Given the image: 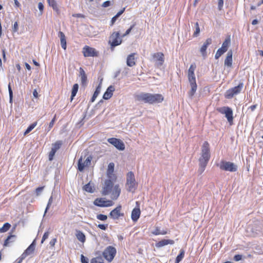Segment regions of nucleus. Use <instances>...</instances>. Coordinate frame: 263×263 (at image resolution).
Instances as JSON below:
<instances>
[{
  "label": "nucleus",
  "instance_id": "f257e3e1",
  "mask_svg": "<svg viewBox=\"0 0 263 263\" xmlns=\"http://www.w3.org/2000/svg\"><path fill=\"white\" fill-rule=\"evenodd\" d=\"M135 98L138 101H141L151 104L161 103L164 100L163 96L161 94H153L146 92H141L136 95Z\"/></svg>",
  "mask_w": 263,
  "mask_h": 263
},
{
  "label": "nucleus",
  "instance_id": "f03ea898",
  "mask_svg": "<svg viewBox=\"0 0 263 263\" xmlns=\"http://www.w3.org/2000/svg\"><path fill=\"white\" fill-rule=\"evenodd\" d=\"M210 159V146L207 141H204L201 147V157L199 158L200 166L206 167Z\"/></svg>",
  "mask_w": 263,
  "mask_h": 263
},
{
  "label": "nucleus",
  "instance_id": "7ed1b4c3",
  "mask_svg": "<svg viewBox=\"0 0 263 263\" xmlns=\"http://www.w3.org/2000/svg\"><path fill=\"white\" fill-rule=\"evenodd\" d=\"M126 186L127 191L129 192H134L137 187L134 173L129 172L127 174Z\"/></svg>",
  "mask_w": 263,
  "mask_h": 263
},
{
  "label": "nucleus",
  "instance_id": "20e7f679",
  "mask_svg": "<svg viewBox=\"0 0 263 263\" xmlns=\"http://www.w3.org/2000/svg\"><path fill=\"white\" fill-rule=\"evenodd\" d=\"M217 110L221 114L224 115L227 119L228 122L232 125L233 121V110L232 108L228 106H223L217 108Z\"/></svg>",
  "mask_w": 263,
  "mask_h": 263
},
{
  "label": "nucleus",
  "instance_id": "39448f33",
  "mask_svg": "<svg viewBox=\"0 0 263 263\" xmlns=\"http://www.w3.org/2000/svg\"><path fill=\"white\" fill-rule=\"evenodd\" d=\"M117 253L116 249L111 246L107 247L102 253L103 256L108 262H111Z\"/></svg>",
  "mask_w": 263,
  "mask_h": 263
},
{
  "label": "nucleus",
  "instance_id": "423d86ee",
  "mask_svg": "<svg viewBox=\"0 0 263 263\" xmlns=\"http://www.w3.org/2000/svg\"><path fill=\"white\" fill-rule=\"evenodd\" d=\"M243 86V83L240 82L237 86L228 89L225 93V97L227 99L232 98L235 95H238L241 92Z\"/></svg>",
  "mask_w": 263,
  "mask_h": 263
},
{
  "label": "nucleus",
  "instance_id": "0eeeda50",
  "mask_svg": "<svg viewBox=\"0 0 263 263\" xmlns=\"http://www.w3.org/2000/svg\"><path fill=\"white\" fill-rule=\"evenodd\" d=\"M219 167L222 170L231 172H235L237 171V166L234 163L229 161H222Z\"/></svg>",
  "mask_w": 263,
  "mask_h": 263
},
{
  "label": "nucleus",
  "instance_id": "6e6552de",
  "mask_svg": "<svg viewBox=\"0 0 263 263\" xmlns=\"http://www.w3.org/2000/svg\"><path fill=\"white\" fill-rule=\"evenodd\" d=\"M122 43V39L120 37L119 32H113L109 37V43L112 49L115 47L119 45Z\"/></svg>",
  "mask_w": 263,
  "mask_h": 263
},
{
  "label": "nucleus",
  "instance_id": "1a4fd4ad",
  "mask_svg": "<svg viewBox=\"0 0 263 263\" xmlns=\"http://www.w3.org/2000/svg\"><path fill=\"white\" fill-rule=\"evenodd\" d=\"M107 141L119 151H123L125 149L124 143L120 139L116 138H108Z\"/></svg>",
  "mask_w": 263,
  "mask_h": 263
},
{
  "label": "nucleus",
  "instance_id": "9d476101",
  "mask_svg": "<svg viewBox=\"0 0 263 263\" xmlns=\"http://www.w3.org/2000/svg\"><path fill=\"white\" fill-rule=\"evenodd\" d=\"M83 53L85 57L98 56V52L95 48L88 46H85L83 48Z\"/></svg>",
  "mask_w": 263,
  "mask_h": 263
},
{
  "label": "nucleus",
  "instance_id": "9b49d317",
  "mask_svg": "<svg viewBox=\"0 0 263 263\" xmlns=\"http://www.w3.org/2000/svg\"><path fill=\"white\" fill-rule=\"evenodd\" d=\"M122 209L121 205H119L115 209L112 210L109 214V217L114 220H117L120 217H123L124 214L121 213Z\"/></svg>",
  "mask_w": 263,
  "mask_h": 263
},
{
  "label": "nucleus",
  "instance_id": "f8f14e48",
  "mask_svg": "<svg viewBox=\"0 0 263 263\" xmlns=\"http://www.w3.org/2000/svg\"><path fill=\"white\" fill-rule=\"evenodd\" d=\"M153 58L157 67H160L163 65L164 58V54L162 52H157L153 54Z\"/></svg>",
  "mask_w": 263,
  "mask_h": 263
},
{
  "label": "nucleus",
  "instance_id": "ddd939ff",
  "mask_svg": "<svg viewBox=\"0 0 263 263\" xmlns=\"http://www.w3.org/2000/svg\"><path fill=\"white\" fill-rule=\"evenodd\" d=\"M113 182L110 179L105 181L104 186L103 187L102 195H107L110 193L113 187Z\"/></svg>",
  "mask_w": 263,
  "mask_h": 263
},
{
  "label": "nucleus",
  "instance_id": "4468645a",
  "mask_svg": "<svg viewBox=\"0 0 263 263\" xmlns=\"http://www.w3.org/2000/svg\"><path fill=\"white\" fill-rule=\"evenodd\" d=\"M232 63H233V51L232 50H230L228 51L226 58L224 60V66L231 68L232 67Z\"/></svg>",
  "mask_w": 263,
  "mask_h": 263
},
{
  "label": "nucleus",
  "instance_id": "2eb2a0df",
  "mask_svg": "<svg viewBox=\"0 0 263 263\" xmlns=\"http://www.w3.org/2000/svg\"><path fill=\"white\" fill-rule=\"evenodd\" d=\"M212 43V40L211 38H208L206 40L203 45L201 46L200 49V51L203 57H206V49L208 47L211 45Z\"/></svg>",
  "mask_w": 263,
  "mask_h": 263
},
{
  "label": "nucleus",
  "instance_id": "dca6fc26",
  "mask_svg": "<svg viewBox=\"0 0 263 263\" xmlns=\"http://www.w3.org/2000/svg\"><path fill=\"white\" fill-rule=\"evenodd\" d=\"M189 82L190 84L191 89L188 93H189V97L191 98H192L194 96V95L196 91L197 85L196 83V79L195 80H189Z\"/></svg>",
  "mask_w": 263,
  "mask_h": 263
},
{
  "label": "nucleus",
  "instance_id": "f3484780",
  "mask_svg": "<svg viewBox=\"0 0 263 263\" xmlns=\"http://www.w3.org/2000/svg\"><path fill=\"white\" fill-rule=\"evenodd\" d=\"M115 88L114 86L110 85L109 86L104 92L103 98L105 100H108L113 95V92L115 91Z\"/></svg>",
  "mask_w": 263,
  "mask_h": 263
},
{
  "label": "nucleus",
  "instance_id": "a211bd4d",
  "mask_svg": "<svg viewBox=\"0 0 263 263\" xmlns=\"http://www.w3.org/2000/svg\"><path fill=\"white\" fill-rule=\"evenodd\" d=\"M175 243L174 240L172 239H162L156 243L157 248H161L167 245H174Z\"/></svg>",
  "mask_w": 263,
  "mask_h": 263
},
{
  "label": "nucleus",
  "instance_id": "6ab92c4d",
  "mask_svg": "<svg viewBox=\"0 0 263 263\" xmlns=\"http://www.w3.org/2000/svg\"><path fill=\"white\" fill-rule=\"evenodd\" d=\"M141 214L140 210L139 208H134L131 214V218L133 221L136 222L138 219L140 217Z\"/></svg>",
  "mask_w": 263,
  "mask_h": 263
},
{
  "label": "nucleus",
  "instance_id": "aec40b11",
  "mask_svg": "<svg viewBox=\"0 0 263 263\" xmlns=\"http://www.w3.org/2000/svg\"><path fill=\"white\" fill-rule=\"evenodd\" d=\"M136 53H133L127 57L126 64L129 67H133L136 65L135 55Z\"/></svg>",
  "mask_w": 263,
  "mask_h": 263
},
{
  "label": "nucleus",
  "instance_id": "412c9836",
  "mask_svg": "<svg viewBox=\"0 0 263 263\" xmlns=\"http://www.w3.org/2000/svg\"><path fill=\"white\" fill-rule=\"evenodd\" d=\"M58 36L60 38L61 45L62 48L65 50L67 47V43L64 33L62 31H59Z\"/></svg>",
  "mask_w": 263,
  "mask_h": 263
},
{
  "label": "nucleus",
  "instance_id": "4be33fe9",
  "mask_svg": "<svg viewBox=\"0 0 263 263\" xmlns=\"http://www.w3.org/2000/svg\"><path fill=\"white\" fill-rule=\"evenodd\" d=\"M121 193V189L118 184L115 185L111 195V198L113 200H116L119 196Z\"/></svg>",
  "mask_w": 263,
  "mask_h": 263
},
{
  "label": "nucleus",
  "instance_id": "5701e85b",
  "mask_svg": "<svg viewBox=\"0 0 263 263\" xmlns=\"http://www.w3.org/2000/svg\"><path fill=\"white\" fill-rule=\"evenodd\" d=\"M195 68H196V65L195 64L194 65L192 64L190 66V67L188 70L189 80L196 79L195 74H194V71L195 70Z\"/></svg>",
  "mask_w": 263,
  "mask_h": 263
},
{
  "label": "nucleus",
  "instance_id": "b1692460",
  "mask_svg": "<svg viewBox=\"0 0 263 263\" xmlns=\"http://www.w3.org/2000/svg\"><path fill=\"white\" fill-rule=\"evenodd\" d=\"M36 245L35 239H34L32 243L29 245V246L24 251L26 254L28 255H30L32 254L34 251L35 247Z\"/></svg>",
  "mask_w": 263,
  "mask_h": 263
},
{
  "label": "nucleus",
  "instance_id": "393cba45",
  "mask_svg": "<svg viewBox=\"0 0 263 263\" xmlns=\"http://www.w3.org/2000/svg\"><path fill=\"white\" fill-rule=\"evenodd\" d=\"M105 199L104 198H97L93 201V204L99 207H104Z\"/></svg>",
  "mask_w": 263,
  "mask_h": 263
},
{
  "label": "nucleus",
  "instance_id": "a878e982",
  "mask_svg": "<svg viewBox=\"0 0 263 263\" xmlns=\"http://www.w3.org/2000/svg\"><path fill=\"white\" fill-rule=\"evenodd\" d=\"M16 236L15 235L10 234L5 240L4 246L5 247L8 246L10 243L15 241Z\"/></svg>",
  "mask_w": 263,
  "mask_h": 263
},
{
  "label": "nucleus",
  "instance_id": "bb28decb",
  "mask_svg": "<svg viewBox=\"0 0 263 263\" xmlns=\"http://www.w3.org/2000/svg\"><path fill=\"white\" fill-rule=\"evenodd\" d=\"M101 89V83H100L98 85V86L97 87V88L93 94V96L91 98V100H90L91 102H93L95 101L96 99L97 98V97H98V96L99 95V94L100 92Z\"/></svg>",
  "mask_w": 263,
  "mask_h": 263
},
{
  "label": "nucleus",
  "instance_id": "cd10ccee",
  "mask_svg": "<svg viewBox=\"0 0 263 263\" xmlns=\"http://www.w3.org/2000/svg\"><path fill=\"white\" fill-rule=\"evenodd\" d=\"M79 89V85L78 84H74L73 85L71 90V95L70 97V101H72L74 97L76 96Z\"/></svg>",
  "mask_w": 263,
  "mask_h": 263
},
{
  "label": "nucleus",
  "instance_id": "c85d7f7f",
  "mask_svg": "<svg viewBox=\"0 0 263 263\" xmlns=\"http://www.w3.org/2000/svg\"><path fill=\"white\" fill-rule=\"evenodd\" d=\"M77 238L81 242H84L86 240V237L84 234L81 231H77L76 234Z\"/></svg>",
  "mask_w": 263,
  "mask_h": 263
},
{
  "label": "nucleus",
  "instance_id": "c756f323",
  "mask_svg": "<svg viewBox=\"0 0 263 263\" xmlns=\"http://www.w3.org/2000/svg\"><path fill=\"white\" fill-rule=\"evenodd\" d=\"M231 43V40L230 36L227 37L224 41L223 42L222 44V46L221 48L227 51L228 50V47L230 46Z\"/></svg>",
  "mask_w": 263,
  "mask_h": 263
},
{
  "label": "nucleus",
  "instance_id": "7c9ffc66",
  "mask_svg": "<svg viewBox=\"0 0 263 263\" xmlns=\"http://www.w3.org/2000/svg\"><path fill=\"white\" fill-rule=\"evenodd\" d=\"M185 252L183 249H181L179 254L177 256L175 263H179L184 256Z\"/></svg>",
  "mask_w": 263,
  "mask_h": 263
},
{
  "label": "nucleus",
  "instance_id": "2f4dec72",
  "mask_svg": "<svg viewBox=\"0 0 263 263\" xmlns=\"http://www.w3.org/2000/svg\"><path fill=\"white\" fill-rule=\"evenodd\" d=\"M86 166L84 162H82V158L81 157L78 162V170L80 172H83L84 170L85 167Z\"/></svg>",
  "mask_w": 263,
  "mask_h": 263
},
{
  "label": "nucleus",
  "instance_id": "473e14b6",
  "mask_svg": "<svg viewBox=\"0 0 263 263\" xmlns=\"http://www.w3.org/2000/svg\"><path fill=\"white\" fill-rule=\"evenodd\" d=\"M62 144V141H57L54 143L52 144L51 149L57 152L60 148Z\"/></svg>",
  "mask_w": 263,
  "mask_h": 263
},
{
  "label": "nucleus",
  "instance_id": "72a5a7b5",
  "mask_svg": "<svg viewBox=\"0 0 263 263\" xmlns=\"http://www.w3.org/2000/svg\"><path fill=\"white\" fill-rule=\"evenodd\" d=\"M49 5L54 10L58 11V8L55 0H47Z\"/></svg>",
  "mask_w": 263,
  "mask_h": 263
},
{
  "label": "nucleus",
  "instance_id": "f704fd0d",
  "mask_svg": "<svg viewBox=\"0 0 263 263\" xmlns=\"http://www.w3.org/2000/svg\"><path fill=\"white\" fill-rule=\"evenodd\" d=\"M10 227L11 224L9 223H5L3 226L0 228V233H4L7 231L10 228Z\"/></svg>",
  "mask_w": 263,
  "mask_h": 263
},
{
  "label": "nucleus",
  "instance_id": "c9c22d12",
  "mask_svg": "<svg viewBox=\"0 0 263 263\" xmlns=\"http://www.w3.org/2000/svg\"><path fill=\"white\" fill-rule=\"evenodd\" d=\"M152 233L155 235H165L167 234V231L164 230L161 231L160 229L156 228L155 230L153 231Z\"/></svg>",
  "mask_w": 263,
  "mask_h": 263
},
{
  "label": "nucleus",
  "instance_id": "e433bc0d",
  "mask_svg": "<svg viewBox=\"0 0 263 263\" xmlns=\"http://www.w3.org/2000/svg\"><path fill=\"white\" fill-rule=\"evenodd\" d=\"M36 124H37L36 122H34L32 124H30L28 127V128L25 130V132H24V135H26L28 134V133H29L36 126Z\"/></svg>",
  "mask_w": 263,
  "mask_h": 263
},
{
  "label": "nucleus",
  "instance_id": "4c0bfd02",
  "mask_svg": "<svg viewBox=\"0 0 263 263\" xmlns=\"http://www.w3.org/2000/svg\"><path fill=\"white\" fill-rule=\"evenodd\" d=\"M226 52V51L222 48H219L215 55V59H218Z\"/></svg>",
  "mask_w": 263,
  "mask_h": 263
},
{
  "label": "nucleus",
  "instance_id": "58836bf2",
  "mask_svg": "<svg viewBox=\"0 0 263 263\" xmlns=\"http://www.w3.org/2000/svg\"><path fill=\"white\" fill-rule=\"evenodd\" d=\"M90 263H104V262L102 257L98 256L92 258Z\"/></svg>",
  "mask_w": 263,
  "mask_h": 263
},
{
  "label": "nucleus",
  "instance_id": "ea45409f",
  "mask_svg": "<svg viewBox=\"0 0 263 263\" xmlns=\"http://www.w3.org/2000/svg\"><path fill=\"white\" fill-rule=\"evenodd\" d=\"M83 189L88 192V193H92L93 192L94 190H93L92 189V186L90 185V183H88L86 184H85L84 187H83Z\"/></svg>",
  "mask_w": 263,
  "mask_h": 263
},
{
  "label": "nucleus",
  "instance_id": "a19ab883",
  "mask_svg": "<svg viewBox=\"0 0 263 263\" xmlns=\"http://www.w3.org/2000/svg\"><path fill=\"white\" fill-rule=\"evenodd\" d=\"M8 91H9V102L10 103H12L13 100V91L11 88V84L9 83L8 86Z\"/></svg>",
  "mask_w": 263,
  "mask_h": 263
},
{
  "label": "nucleus",
  "instance_id": "79ce46f5",
  "mask_svg": "<svg viewBox=\"0 0 263 263\" xmlns=\"http://www.w3.org/2000/svg\"><path fill=\"white\" fill-rule=\"evenodd\" d=\"M115 164L113 162L109 163L108 165L107 172L108 173H111L114 172Z\"/></svg>",
  "mask_w": 263,
  "mask_h": 263
},
{
  "label": "nucleus",
  "instance_id": "37998d69",
  "mask_svg": "<svg viewBox=\"0 0 263 263\" xmlns=\"http://www.w3.org/2000/svg\"><path fill=\"white\" fill-rule=\"evenodd\" d=\"M195 27H196V30L194 32L193 35L194 36H197L200 33V28H199V24H198V22H196L195 23Z\"/></svg>",
  "mask_w": 263,
  "mask_h": 263
},
{
  "label": "nucleus",
  "instance_id": "c03bdc74",
  "mask_svg": "<svg viewBox=\"0 0 263 263\" xmlns=\"http://www.w3.org/2000/svg\"><path fill=\"white\" fill-rule=\"evenodd\" d=\"M97 218L100 220L105 221L107 219V216L105 215L100 214L97 215Z\"/></svg>",
  "mask_w": 263,
  "mask_h": 263
},
{
  "label": "nucleus",
  "instance_id": "a18cd8bd",
  "mask_svg": "<svg viewBox=\"0 0 263 263\" xmlns=\"http://www.w3.org/2000/svg\"><path fill=\"white\" fill-rule=\"evenodd\" d=\"M81 81L82 85L83 86H86L87 83V76L81 77Z\"/></svg>",
  "mask_w": 263,
  "mask_h": 263
},
{
  "label": "nucleus",
  "instance_id": "49530a36",
  "mask_svg": "<svg viewBox=\"0 0 263 263\" xmlns=\"http://www.w3.org/2000/svg\"><path fill=\"white\" fill-rule=\"evenodd\" d=\"M56 151L53 149H51V151L49 152L48 159L49 161H52L53 159V157L55 155Z\"/></svg>",
  "mask_w": 263,
  "mask_h": 263
},
{
  "label": "nucleus",
  "instance_id": "de8ad7c7",
  "mask_svg": "<svg viewBox=\"0 0 263 263\" xmlns=\"http://www.w3.org/2000/svg\"><path fill=\"white\" fill-rule=\"evenodd\" d=\"M92 159L91 156H89L87 157L85 161L84 162L86 166H88L90 164L91 161Z\"/></svg>",
  "mask_w": 263,
  "mask_h": 263
},
{
  "label": "nucleus",
  "instance_id": "09e8293b",
  "mask_svg": "<svg viewBox=\"0 0 263 263\" xmlns=\"http://www.w3.org/2000/svg\"><path fill=\"white\" fill-rule=\"evenodd\" d=\"M136 25V23H134V24H133L129 28H128L126 31L125 32V33L123 34L122 35V37H124L126 35H128L129 34V33L131 32V30L134 28V27Z\"/></svg>",
  "mask_w": 263,
  "mask_h": 263
},
{
  "label": "nucleus",
  "instance_id": "8fccbe9b",
  "mask_svg": "<svg viewBox=\"0 0 263 263\" xmlns=\"http://www.w3.org/2000/svg\"><path fill=\"white\" fill-rule=\"evenodd\" d=\"M38 8L40 10V15H41L43 14V12L44 10V6L42 3L40 2L38 4Z\"/></svg>",
  "mask_w": 263,
  "mask_h": 263
},
{
  "label": "nucleus",
  "instance_id": "3c124183",
  "mask_svg": "<svg viewBox=\"0 0 263 263\" xmlns=\"http://www.w3.org/2000/svg\"><path fill=\"white\" fill-rule=\"evenodd\" d=\"M52 202V196H51L50 197V198L49 199L48 204L47 205V206H46L45 211L44 215H45V214L46 213V212L48 210V209H49L50 205L51 204Z\"/></svg>",
  "mask_w": 263,
  "mask_h": 263
},
{
  "label": "nucleus",
  "instance_id": "603ef678",
  "mask_svg": "<svg viewBox=\"0 0 263 263\" xmlns=\"http://www.w3.org/2000/svg\"><path fill=\"white\" fill-rule=\"evenodd\" d=\"M49 232L48 231L45 232L43 236L42 239L41 240V243H43L44 241L48 238L49 236Z\"/></svg>",
  "mask_w": 263,
  "mask_h": 263
},
{
  "label": "nucleus",
  "instance_id": "864d4df0",
  "mask_svg": "<svg viewBox=\"0 0 263 263\" xmlns=\"http://www.w3.org/2000/svg\"><path fill=\"white\" fill-rule=\"evenodd\" d=\"M44 189V186L42 187H38L35 190V193L37 196L40 195L42 192H43V190Z\"/></svg>",
  "mask_w": 263,
  "mask_h": 263
},
{
  "label": "nucleus",
  "instance_id": "5fc2aeb1",
  "mask_svg": "<svg viewBox=\"0 0 263 263\" xmlns=\"http://www.w3.org/2000/svg\"><path fill=\"white\" fill-rule=\"evenodd\" d=\"M114 204V202L110 200H105V202L104 204V207H109L112 206Z\"/></svg>",
  "mask_w": 263,
  "mask_h": 263
},
{
  "label": "nucleus",
  "instance_id": "6e6d98bb",
  "mask_svg": "<svg viewBox=\"0 0 263 263\" xmlns=\"http://www.w3.org/2000/svg\"><path fill=\"white\" fill-rule=\"evenodd\" d=\"M81 261L82 263H89L88 259L83 254L81 255Z\"/></svg>",
  "mask_w": 263,
  "mask_h": 263
},
{
  "label": "nucleus",
  "instance_id": "4d7b16f0",
  "mask_svg": "<svg viewBox=\"0 0 263 263\" xmlns=\"http://www.w3.org/2000/svg\"><path fill=\"white\" fill-rule=\"evenodd\" d=\"M18 24L17 22H15L13 26L12 27V32H16L18 31Z\"/></svg>",
  "mask_w": 263,
  "mask_h": 263
},
{
  "label": "nucleus",
  "instance_id": "13d9d810",
  "mask_svg": "<svg viewBox=\"0 0 263 263\" xmlns=\"http://www.w3.org/2000/svg\"><path fill=\"white\" fill-rule=\"evenodd\" d=\"M55 116H54V117L52 119V120L49 123L48 131H49L50 130V129L53 127L54 123L55 122Z\"/></svg>",
  "mask_w": 263,
  "mask_h": 263
},
{
  "label": "nucleus",
  "instance_id": "bf43d9fd",
  "mask_svg": "<svg viewBox=\"0 0 263 263\" xmlns=\"http://www.w3.org/2000/svg\"><path fill=\"white\" fill-rule=\"evenodd\" d=\"M242 258V255L237 254V255H235L234 256V260L235 261H238L241 260Z\"/></svg>",
  "mask_w": 263,
  "mask_h": 263
},
{
  "label": "nucleus",
  "instance_id": "052dcab7",
  "mask_svg": "<svg viewBox=\"0 0 263 263\" xmlns=\"http://www.w3.org/2000/svg\"><path fill=\"white\" fill-rule=\"evenodd\" d=\"M108 224H99L98 225V227L102 230H106L107 228Z\"/></svg>",
  "mask_w": 263,
  "mask_h": 263
},
{
  "label": "nucleus",
  "instance_id": "680f3d73",
  "mask_svg": "<svg viewBox=\"0 0 263 263\" xmlns=\"http://www.w3.org/2000/svg\"><path fill=\"white\" fill-rule=\"evenodd\" d=\"M119 16H120L117 13L114 16L112 17L111 20V25H112L115 23Z\"/></svg>",
  "mask_w": 263,
  "mask_h": 263
},
{
  "label": "nucleus",
  "instance_id": "e2e57ef3",
  "mask_svg": "<svg viewBox=\"0 0 263 263\" xmlns=\"http://www.w3.org/2000/svg\"><path fill=\"white\" fill-rule=\"evenodd\" d=\"M110 5H111V2H110V1H106L104 2L102 4V6L103 7H105V8H106V7H107L110 6Z\"/></svg>",
  "mask_w": 263,
  "mask_h": 263
},
{
  "label": "nucleus",
  "instance_id": "0e129e2a",
  "mask_svg": "<svg viewBox=\"0 0 263 263\" xmlns=\"http://www.w3.org/2000/svg\"><path fill=\"white\" fill-rule=\"evenodd\" d=\"M223 5V0H218V8L219 10L222 9Z\"/></svg>",
  "mask_w": 263,
  "mask_h": 263
},
{
  "label": "nucleus",
  "instance_id": "69168bd1",
  "mask_svg": "<svg viewBox=\"0 0 263 263\" xmlns=\"http://www.w3.org/2000/svg\"><path fill=\"white\" fill-rule=\"evenodd\" d=\"M79 73H80L79 76L80 77L86 76L85 71L82 67L80 68Z\"/></svg>",
  "mask_w": 263,
  "mask_h": 263
},
{
  "label": "nucleus",
  "instance_id": "338daca9",
  "mask_svg": "<svg viewBox=\"0 0 263 263\" xmlns=\"http://www.w3.org/2000/svg\"><path fill=\"white\" fill-rule=\"evenodd\" d=\"M205 168V167L199 166V167L198 170V173L199 174H201L204 171Z\"/></svg>",
  "mask_w": 263,
  "mask_h": 263
},
{
  "label": "nucleus",
  "instance_id": "774afa93",
  "mask_svg": "<svg viewBox=\"0 0 263 263\" xmlns=\"http://www.w3.org/2000/svg\"><path fill=\"white\" fill-rule=\"evenodd\" d=\"M57 241L56 238H53L51 239L49 242V245L51 247H53L55 245V242Z\"/></svg>",
  "mask_w": 263,
  "mask_h": 263
}]
</instances>
